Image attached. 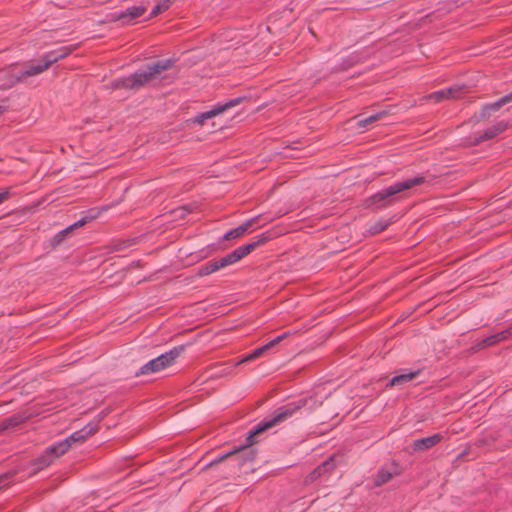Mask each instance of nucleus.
Listing matches in <instances>:
<instances>
[{
	"label": "nucleus",
	"instance_id": "9b49d317",
	"mask_svg": "<svg viewBox=\"0 0 512 512\" xmlns=\"http://www.w3.org/2000/svg\"><path fill=\"white\" fill-rule=\"evenodd\" d=\"M336 467V456L331 455L309 473V475L306 477V483L315 482L324 476L330 475L335 470Z\"/></svg>",
	"mask_w": 512,
	"mask_h": 512
},
{
	"label": "nucleus",
	"instance_id": "cd10ccee",
	"mask_svg": "<svg viewBox=\"0 0 512 512\" xmlns=\"http://www.w3.org/2000/svg\"><path fill=\"white\" fill-rule=\"evenodd\" d=\"M498 343H500V341L498 340L497 333H495L493 335H490V336L482 339L480 342H478L476 344V348L477 349H482V348L494 346V345H496Z\"/></svg>",
	"mask_w": 512,
	"mask_h": 512
},
{
	"label": "nucleus",
	"instance_id": "a211bd4d",
	"mask_svg": "<svg viewBox=\"0 0 512 512\" xmlns=\"http://www.w3.org/2000/svg\"><path fill=\"white\" fill-rule=\"evenodd\" d=\"M257 219H258V217L251 218V219L247 220L246 222H244L243 224H241L240 226L227 231L224 234L223 239L224 240H234V239H238V238L242 237L248 231V229L254 223H256Z\"/></svg>",
	"mask_w": 512,
	"mask_h": 512
},
{
	"label": "nucleus",
	"instance_id": "a878e982",
	"mask_svg": "<svg viewBox=\"0 0 512 512\" xmlns=\"http://www.w3.org/2000/svg\"><path fill=\"white\" fill-rule=\"evenodd\" d=\"M24 422V417L21 415H13L2 421L3 429L14 428Z\"/></svg>",
	"mask_w": 512,
	"mask_h": 512
},
{
	"label": "nucleus",
	"instance_id": "72a5a7b5",
	"mask_svg": "<svg viewBox=\"0 0 512 512\" xmlns=\"http://www.w3.org/2000/svg\"><path fill=\"white\" fill-rule=\"evenodd\" d=\"M8 197H9L8 191L0 192V204L3 203L5 200H7Z\"/></svg>",
	"mask_w": 512,
	"mask_h": 512
},
{
	"label": "nucleus",
	"instance_id": "5701e85b",
	"mask_svg": "<svg viewBox=\"0 0 512 512\" xmlns=\"http://www.w3.org/2000/svg\"><path fill=\"white\" fill-rule=\"evenodd\" d=\"M274 237L273 233L270 231H266L260 235H258L255 240L251 241L250 243L246 244V246L250 247L249 251L250 253L254 251L256 248L260 247L261 245H264L268 241H270Z\"/></svg>",
	"mask_w": 512,
	"mask_h": 512
},
{
	"label": "nucleus",
	"instance_id": "2eb2a0df",
	"mask_svg": "<svg viewBox=\"0 0 512 512\" xmlns=\"http://www.w3.org/2000/svg\"><path fill=\"white\" fill-rule=\"evenodd\" d=\"M508 128V122L499 121L494 125L485 129L482 133H479L477 137H475L474 142L480 143L486 140H490L499 134L503 133Z\"/></svg>",
	"mask_w": 512,
	"mask_h": 512
},
{
	"label": "nucleus",
	"instance_id": "20e7f679",
	"mask_svg": "<svg viewBox=\"0 0 512 512\" xmlns=\"http://www.w3.org/2000/svg\"><path fill=\"white\" fill-rule=\"evenodd\" d=\"M73 51V46H63L51 50L42 55L39 59L28 61V70L25 73L26 75L36 76L49 69L54 63L70 55Z\"/></svg>",
	"mask_w": 512,
	"mask_h": 512
},
{
	"label": "nucleus",
	"instance_id": "aec40b11",
	"mask_svg": "<svg viewBox=\"0 0 512 512\" xmlns=\"http://www.w3.org/2000/svg\"><path fill=\"white\" fill-rule=\"evenodd\" d=\"M221 263V259H214L211 260L202 266L198 267L196 275L199 277L210 275L222 268H225L223 264Z\"/></svg>",
	"mask_w": 512,
	"mask_h": 512
},
{
	"label": "nucleus",
	"instance_id": "c9c22d12",
	"mask_svg": "<svg viewBox=\"0 0 512 512\" xmlns=\"http://www.w3.org/2000/svg\"><path fill=\"white\" fill-rule=\"evenodd\" d=\"M6 110V108L2 105H0V115Z\"/></svg>",
	"mask_w": 512,
	"mask_h": 512
},
{
	"label": "nucleus",
	"instance_id": "412c9836",
	"mask_svg": "<svg viewBox=\"0 0 512 512\" xmlns=\"http://www.w3.org/2000/svg\"><path fill=\"white\" fill-rule=\"evenodd\" d=\"M399 472H398V469H397V465L394 464V470L393 471H390L388 469H385V468H381L375 478H374V485L376 487H380L382 485H384L385 483H387L388 481H390L393 476H396L398 475Z\"/></svg>",
	"mask_w": 512,
	"mask_h": 512
},
{
	"label": "nucleus",
	"instance_id": "ddd939ff",
	"mask_svg": "<svg viewBox=\"0 0 512 512\" xmlns=\"http://www.w3.org/2000/svg\"><path fill=\"white\" fill-rule=\"evenodd\" d=\"M442 440L443 436L440 433H436L428 437L414 440L411 444V448L414 452H424L433 448Z\"/></svg>",
	"mask_w": 512,
	"mask_h": 512
},
{
	"label": "nucleus",
	"instance_id": "1a4fd4ad",
	"mask_svg": "<svg viewBox=\"0 0 512 512\" xmlns=\"http://www.w3.org/2000/svg\"><path fill=\"white\" fill-rule=\"evenodd\" d=\"M244 100H246L245 96H239V97L230 99V100L226 101L225 103H217L211 110L197 115L194 118L193 122L203 125L206 120L211 119V118L215 117L216 115H219V114L227 111L228 109L241 104Z\"/></svg>",
	"mask_w": 512,
	"mask_h": 512
},
{
	"label": "nucleus",
	"instance_id": "473e14b6",
	"mask_svg": "<svg viewBox=\"0 0 512 512\" xmlns=\"http://www.w3.org/2000/svg\"><path fill=\"white\" fill-rule=\"evenodd\" d=\"M356 62H357V60L355 59V57H350L348 60H345L343 62V66H344V68H347V67L353 66Z\"/></svg>",
	"mask_w": 512,
	"mask_h": 512
},
{
	"label": "nucleus",
	"instance_id": "f3484780",
	"mask_svg": "<svg viewBox=\"0 0 512 512\" xmlns=\"http://www.w3.org/2000/svg\"><path fill=\"white\" fill-rule=\"evenodd\" d=\"M249 248L250 247H248L246 245H243V246H240V247L236 248L235 250H233L229 254L225 255L222 258H220L221 259V263L220 264H223L224 267H227L229 265H232V264L240 261L242 258H244L248 254H250Z\"/></svg>",
	"mask_w": 512,
	"mask_h": 512
},
{
	"label": "nucleus",
	"instance_id": "dca6fc26",
	"mask_svg": "<svg viewBox=\"0 0 512 512\" xmlns=\"http://www.w3.org/2000/svg\"><path fill=\"white\" fill-rule=\"evenodd\" d=\"M512 101V92L501 97L499 100L486 104L480 111L479 118L484 119L489 117L492 112L499 110L502 106Z\"/></svg>",
	"mask_w": 512,
	"mask_h": 512
},
{
	"label": "nucleus",
	"instance_id": "393cba45",
	"mask_svg": "<svg viewBox=\"0 0 512 512\" xmlns=\"http://www.w3.org/2000/svg\"><path fill=\"white\" fill-rule=\"evenodd\" d=\"M390 224V221L380 219L376 221L374 224H372L368 231L371 235H376L386 230Z\"/></svg>",
	"mask_w": 512,
	"mask_h": 512
},
{
	"label": "nucleus",
	"instance_id": "f704fd0d",
	"mask_svg": "<svg viewBox=\"0 0 512 512\" xmlns=\"http://www.w3.org/2000/svg\"><path fill=\"white\" fill-rule=\"evenodd\" d=\"M284 157L285 158H290V159H299L302 156H297V155H294V154H285Z\"/></svg>",
	"mask_w": 512,
	"mask_h": 512
},
{
	"label": "nucleus",
	"instance_id": "c85d7f7f",
	"mask_svg": "<svg viewBox=\"0 0 512 512\" xmlns=\"http://www.w3.org/2000/svg\"><path fill=\"white\" fill-rule=\"evenodd\" d=\"M170 5H171L170 0L161 1L160 3L155 5L154 8L152 9V11L150 13V18L156 17L159 14L165 12L166 10H168L170 8Z\"/></svg>",
	"mask_w": 512,
	"mask_h": 512
},
{
	"label": "nucleus",
	"instance_id": "9d476101",
	"mask_svg": "<svg viewBox=\"0 0 512 512\" xmlns=\"http://www.w3.org/2000/svg\"><path fill=\"white\" fill-rule=\"evenodd\" d=\"M146 12V7L142 5L130 6L124 11L115 12L111 15L112 21H119L122 25L133 24L134 21Z\"/></svg>",
	"mask_w": 512,
	"mask_h": 512
},
{
	"label": "nucleus",
	"instance_id": "f8f14e48",
	"mask_svg": "<svg viewBox=\"0 0 512 512\" xmlns=\"http://www.w3.org/2000/svg\"><path fill=\"white\" fill-rule=\"evenodd\" d=\"M290 335V332H284L283 334L277 336L273 340L269 341L265 345L255 348L252 352L247 354L240 361L236 362L233 366H238L241 363L253 361L261 356H263L269 349L273 348L277 344H279L282 340L286 339Z\"/></svg>",
	"mask_w": 512,
	"mask_h": 512
},
{
	"label": "nucleus",
	"instance_id": "6e6552de",
	"mask_svg": "<svg viewBox=\"0 0 512 512\" xmlns=\"http://www.w3.org/2000/svg\"><path fill=\"white\" fill-rule=\"evenodd\" d=\"M98 215H99V212H97L95 209L88 210L86 215L83 216L81 219H79L75 223L69 225L65 229L61 230L56 235H54L50 241L51 246L52 247L59 246L74 230H76L80 227H83L87 223L96 219L98 217Z\"/></svg>",
	"mask_w": 512,
	"mask_h": 512
},
{
	"label": "nucleus",
	"instance_id": "f03ea898",
	"mask_svg": "<svg viewBox=\"0 0 512 512\" xmlns=\"http://www.w3.org/2000/svg\"><path fill=\"white\" fill-rule=\"evenodd\" d=\"M175 62L176 60L173 58L149 62L134 73L113 80L112 87L114 89L138 91L158 79L162 72L171 69Z\"/></svg>",
	"mask_w": 512,
	"mask_h": 512
},
{
	"label": "nucleus",
	"instance_id": "39448f33",
	"mask_svg": "<svg viewBox=\"0 0 512 512\" xmlns=\"http://www.w3.org/2000/svg\"><path fill=\"white\" fill-rule=\"evenodd\" d=\"M184 349V345L173 347L169 351L159 355L158 357L141 366L140 369L135 373V376L139 377L142 375L157 373L166 369L167 367H170L174 364Z\"/></svg>",
	"mask_w": 512,
	"mask_h": 512
},
{
	"label": "nucleus",
	"instance_id": "7c9ffc66",
	"mask_svg": "<svg viewBox=\"0 0 512 512\" xmlns=\"http://www.w3.org/2000/svg\"><path fill=\"white\" fill-rule=\"evenodd\" d=\"M512 335V326L497 333L500 342L507 340Z\"/></svg>",
	"mask_w": 512,
	"mask_h": 512
},
{
	"label": "nucleus",
	"instance_id": "0eeeda50",
	"mask_svg": "<svg viewBox=\"0 0 512 512\" xmlns=\"http://www.w3.org/2000/svg\"><path fill=\"white\" fill-rule=\"evenodd\" d=\"M28 70V62L24 63L22 68L16 69H0V90H7L12 88L15 84L23 82L27 77H33V75H26Z\"/></svg>",
	"mask_w": 512,
	"mask_h": 512
},
{
	"label": "nucleus",
	"instance_id": "4be33fe9",
	"mask_svg": "<svg viewBox=\"0 0 512 512\" xmlns=\"http://www.w3.org/2000/svg\"><path fill=\"white\" fill-rule=\"evenodd\" d=\"M419 373H420V370L413 371V372H405V373L395 375L391 378V380L389 381L387 386H391V387L403 386L404 384H406V383L410 382L411 380H413L414 378H416V376H418Z\"/></svg>",
	"mask_w": 512,
	"mask_h": 512
},
{
	"label": "nucleus",
	"instance_id": "4468645a",
	"mask_svg": "<svg viewBox=\"0 0 512 512\" xmlns=\"http://www.w3.org/2000/svg\"><path fill=\"white\" fill-rule=\"evenodd\" d=\"M464 86H452L447 89L435 91L428 95V99L441 102L444 99H457L461 96Z\"/></svg>",
	"mask_w": 512,
	"mask_h": 512
},
{
	"label": "nucleus",
	"instance_id": "bb28decb",
	"mask_svg": "<svg viewBox=\"0 0 512 512\" xmlns=\"http://www.w3.org/2000/svg\"><path fill=\"white\" fill-rule=\"evenodd\" d=\"M134 243L135 239L117 240L112 243L111 250L113 252L123 251L126 248L132 246Z\"/></svg>",
	"mask_w": 512,
	"mask_h": 512
},
{
	"label": "nucleus",
	"instance_id": "e433bc0d",
	"mask_svg": "<svg viewBox=\"0 0 512 512\" xmlns=\"http://www.w3.org/2000/svg\"><path fill=\"white\" fill-rule=\"evenodd\" d=\"M511 432H512V426H511Z\"/></svg>",
	"mask_w": 512,
	"mask_h": 512
},
{
	"label": "nucleus",
	"instance_id": "6ab92c4d",
	"mask_svg": "<svg viewBox=\"0 0 512 512\" xmlns=\"http://www.w3.org/2000/svg\"><path fill=\"white\" fill-rule=\"evenodd\" d=\"M58 457L59 456H54L53 452H49V447L46 448L45 452L41 456L32 461V466L35 467L34 473L42 470L45 467H48L54 461V459Z\"/></svg>",
	"mask_w": 512,
	"mask_h": 512
},
{
	"label": "nucleus",
	"instance_id": "c756f323",
	"mask_svg": "<svg viewBox=\"0 0 512 512\" xmlns=\"http://www.w3.org/2000/svg\"><path fill=\"white\" fill-rule=\"evenodd\" d=\"M512 335V326L497 333L500 342L507 340Z\"/></svg>",
	"mask_w": 512,
	"mask_h": 512
},
{
	"label": "nucleus",
	"instance_id": "b1692460",
	"mask_svg": "<svg viewBox=\"0 0 512 512\" xmlns=\"http://www.w3.org/2000/svg\"><path fill=\"white\" fill-rule=\"evenodd\" d=\"M386 115H387V112L383 110V111L377 112L375 114H372L370 116L362 117L356 123L357 128H365L368 125L382 119Z\"/></svg>",
	"mask_w": 512,
	"mask_h": 512
},
{
	"label": "nucleus",
	"instance_id": "423d86ee",
	"mask_svg": "<svg viewBox=\"0 0 512 512\" xmlns=\"http://www.w3.org/2000/svg\"><path fill=\"white\" fill-rule=\"evenodd\" d=\"M97 431L98 425L90 422L83 428L73 432L69 437L50 445L49 452H53L54 456H61L68 451L72 443H82Z\"/></svg>",
	"mask_w": 512,
	"mask_h": 512
},
{
	"label": "nucleus",
	"instance_id": "7ed1b4c3",
	"mask_svg": "<svg viewBox=\"0 0 512 512\" xmlns=\"http://www.w3.org/2000/svg\"><path fill=\"white\" fill-rule=\"evenodd\" d=\"M436 176L429 174L417 175L415 177L407 178L402 181H397L392 185L380 190L369 197L370 205L375 206L376 209H382L391 206L396 201L404 196V193L412 188L422 185L431 184Z\"/></svg>",
	"mask_w": 512,
	"mask_h": 512
},
{
	"label": "nucleus",
	"instance_id": "2f4dec72",
	"mask_svg": "<svg viewBox=\"0 0 512 512\" xmlns=\"http://www.w3.org/2000/svg\"><path fill=\"white\" fill-rule=\"evenodd\" d=\"M175 212L178 213L179 217L183 218L188 213L191 212V209H189L187 206H182V207H179L178 209H176Z\"/></svg>",
	"mask_w": 512,
	"mask_h": 512
},
{
	"label": "nucleus",
	"instance_id": "f257e3e1",
	"mask_svg": "<svg viewBox=\"0 0 512 512\" xmlns=\"http://www.w3.org/2000/svg\"><path fill=\"white\" fill-rule=\"evenodd\" d=\"M315 403L316 401L313 397H301L278 407L270 418H265L248 432L245 444L218 456L208 466H213L226 459H230L234 465L241 469L247 463L254 462L257 452L252 446L258 442L257 437L260 434L292 417L302 414L304 409L311 412L314 409Z\"/></svg>",
	"mask_w": 512,
	"mask_h": 512
}]
</instances>
